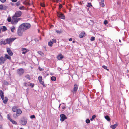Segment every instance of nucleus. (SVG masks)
Wrapping results in <instances>:
<instances>
[{"instance_id":"1a4fd4ad","label":"nucleus","mask_w":129,"mask_h":129,"mask_svg":"<svg viewBox=\"0 0 129 129\" xmlns=\"http://www.w3.org/2000/svg\"><path fill=\"white\" fill-rule=\"evenodd\" d=\"M57 15L60 18L62 19H65V16L61 12H57Z\"/></svg>"},{"instance_id":"b1692460","label":"nucleus","mask_w":129,"mask_h":129,"mask_svg":"<svg viewBox=\"0 0 129 129\" xmlns=\"http://www.w3.org/2000/svg\"><path fill=\"white\" fill-rule=\"evenodd\" d=\"M106 119L108 121H110V118L109 116L106 115L105 117Z\"/></svg>"},{"instance_id":"f8f14e48","label":"nucleus","mask_w":129,"mask_h":129,"mask_svg":"<svg viewBox=\"0 0 129 129\" xmlns=\"http://www.w3.org/2000/svg\"><path fill=\"white\" fill-rule=\"evenodd\" d=\"M20 123L22 125H24L26 124L27 123V120L24 118H22L20 122Z\"/></svg>"},{"instance_id":"a18cd8bd","label":"nucleus","mask_w":129,"mask_h":129,"mask_svg":"<svg viewBox=\"0 0 129 129\" xmlns=\"http://www.w3.org/2000/svg\"><path fill=\"white\" fill-rule=\"evenodd\" d=\"M86 122L87 123H88L90 122V120L89 119H87L86 120Z\"/></svg>"},{"instance_id":"e433bc0d","label":"nucleus","mask_w":129,"mask_h":129,"mask_svg":"<svg viewBox=\"0 0 129 129\" xmlns=\"http://www.w3.org/2000/svg\"><path fill=\"white\" fill-rule=\"evenodd\" d=\"M7 116L8 118L10 120V121L12 120V119L10 117V115L9 114H8L7 115Z\"/></svg>"},{"instance_id":"9d476101","label":"nucleus","mask_w":129,"mask_h":129,"mask_svg":"<svg viewBox=\"0 0 129 129\" xmlns=\"http://www.w3.org/2000/svg\"><path fill=\"white\" fill-rule=\"evenodd\" d=\"M56 42V41L55 39H53L52 41L50 40L48 43V45L49 46L52 47V44L53 43H55Z\"/></svg>"},{"instance_id":"5fc2aeb1","label":"nucleus","mask_w":129,"mask_h":129,"mask_svg":"<svg viewBox=\"0 0 129 129\" xmlns=\"http://www.w3.org/2000/svg\"><path fill=\"white\" fill-rule=\"evenodd\" d=\"M2 27L0 26V32H1V30H2Z\"/></svg>"},{"instance_id":"58836bf2","label":"nucleus","mask_w":129,"mask_h":129,"mask_svg":"<svg viewBox=\"0 0 129 129\" xmlns=\"http://www.w3.org/2000/svg\"><path fill=\"white\" fill-rule=\"evenodd\" d=\"M24 85L25 86H29V84H28L26 82H25L24 83Z\"/></svg>"},{"instance_id":"3c124183","label":"nucleus","mask_w":129,"mask_h":129,"mask_svg":"<svg viewBox=\"0 0 129 129\" xmlns=\"http://www.w3.org/2000/svg\"><path fill=\"white\" fill-rule=\"evenodd\" d=\"M59 8L61 9L62 7V4H60L59 5Z\"/></svg>"},{"instance_id":"79ce46f5","label":"nucleus","mask_w":129,"mask_h":129,"mask_svg":"<svg viewBox=\"0 0 129 129\" xmlns=\"http://www.w3.org/2000/svg\"><path fill=\"white\" fill-rule=\"evenodd\" d=\"M61 1V0H53V1L54 2H55L56 3L60 2Z\"/></svg>"},{"instance_id":"5701e85b","label":"nucleus","mask_w":129,"mask_h":129,"mask_svg":"<svg viewBox=\"0 0 129 129\" xmlns=\"http://www.w3.org/2000/svg\"><path fill=\"white\" fill-rule=\"evenodd\" d=\"M17 107L16 106H14L12 108V111L14 112H15L17 110Z\"/></svg>"},{"instance_id":"37998d69","label":"nucleus","mask_w":129,"mask_h":129,"mask_svg":"<svg viewBox=\"0 0 129 129\" xmlns=\"http://www.w3.org/2000/svg\"><path fill=\"white\" fill-rule=\"evenodd\" d=\"M29 86H31L32 87H34L35 85V84L34 83H30L29 84Z\"/></svg>"},{"instance_id":"ea45409f","label":"nucleus","mask_w":129,"mask_h":129,"mask_svg":"<svg viewBox=\"0 0 129 129\" xmlns=\"http://www.w3.org/2000/svg\"><path fill=\"white\" fill-rule=\"evenodd\" d=\"M15 28L14 27H13L11 29V31L12 32H14V30L15 29Z\"/></svg>"},{"instance_id":"20e7f679","label":"nucleus","mask_w":129,"mask_h":129,"mask_svg":"<svg viewBox=\"0 0 129 129\" xmlns=\"http://www.w3.org/2000/svg\"><path fill=\"white\" fill-rule=\"evenodd\" d=\"M12 20L11 21V23L13 24H16L18 22L20 21L21 18L17 17L14 16H13L12 17Z\"/></svg>"},{"instance_id":"aec40b11","label":"nucleus","mask_w":129,"mask_h":129,"mask_svg":"<svg viewBox=\"0 0 129 129\" xmlns=\"http://www.w3.org/2000/svg\"><path fill=\"white\" fill-rule=\"evenodd\" d=\"M104 0H101V2L100 3V6L102 7H104L105 6L104 3Z\"/></svg>"},{"instance_id":"4be33fe9","label":"nucleus","mask_w":129,"mask_h":129,"mask_svg":"<svg viewBox=\"0 0 129 129\" xmlns=\"http://www.w3.org/2000/svg\"><path fill=\"white\" fill-rule=\"evenodd\" d=\"M117 125L118 124H117L116 123L114 125H111L110 127L111 128L113 129H114L116 127Z\"/></svg>"},{"instance_id":"4468645a","label":"nucleus","mask_w":129,"mask_h":129,"mask_svg":"<svg viewBox=\"0 0 129 129\" xmlns=\"http://www.w3.org/2000/svg\"><path fill=\"white\" fill-rule=\"evenodd\" d=\"M7 60V59L2 56L0 57V64H3Z\"/></svg>"},{"instance_id":"a211bd4d","label":"nucleus","mask_w":129,"mask_h":129,"mask_svg":"<svg viewBox=\"0 0 129 129\" xmlns=\"http://www.w3.org/2000/svg\"><path fill=\"white\" fill-rule=\"evenodd\" d=\"M85 33L84 31L81 32L79 35V37L80 38H82L85 37Z\"/></svg>"},{"instance_id":"0eeeda50","label":"nucleus","mask_w":129,"mask_h":129,"mask_svg":"<svg viewBox=\"0 0 129 129\" xmlns=\"http://www.w3.org/2000/svg\"><path fill=\"white\" fill-rule=\"evenodd\" d=\"M78 85L77 84H75L74 85V87L73 89V90L72 91V92L73 94H75L78 88Z\"/></svg>"},{"instance_id":"6e6552de","label":"nucleus","mask_w":129,"mask_h":129,"mask_svg":"<svg viewBox=\"0 0 129 129\" xmlns=\"http://www.w3.org/2000/svg\"><path fill=\"white\" fill-rule=\"evenodd\" d=\"M17 72L18 75L20 76H21L23 74L24 71L23 69L20 68L18 69L17 70Z\"/></svg>"},{"instance_id":"4d7b16f0","label":"nucleus","mask_w":129,"mask_h":129,"mask_svg":"<svg viewBox=\"0 0 129 129\" xmlns=\"http://www.w3.org/2000/svg\"><path fill=\"white\" fill-rule=\"evenodd\" d=\"M3 127L2 125H0V129H2Z\"/></svg>"},{"instance_id":"a19ab883","label":"nucleus","mask_w":129,"mask_h":129,"mask_svg":"<svg viewBox=\"0 0 129 129\" xmlns=\"http://www.w3.org/2000/svg\"><path fill=\"white\" fill-rule=\"evenodd\" d=\"M95 38L93 37H92L90 39V40L91 41H93L95 40Z\"/></svg>"},{"instance_id":"680f3d73","label":"nucleus","mask_w":129,"mask_h":129,"mask_svg":"<svg viewBox=\"0 0 129 129\" xmlns=\"http://www.w3.org/2000/svg\"><path fill=\"white\" fill-rule=\"evenodd\" d=\"M19 129H24L22 128H20Z\"/></svg>"},{"instance_id":"473e14b6","label":"nucleus","mask_w":129,"mask_h":129,"mask_svg":"<svg viewBox=\"0 0 129 129\" xmlns=\"http://www.w3.org/2000/svg\"><path fill=\"white\" fill-rule=\"evenodd\" d=\"M88 4L87 5V7H92V6L91 5V4L90 3H88Z\"/></svg>"},{"instance_id":"c03bdc74","label":"nucleus","mask_w":129,"mask_h":129,"mask_svg":"<svg viewBox=\"0 0 129 129\" xmlns=\"http://www.w3.org/2000/svg\"><path fill=\"white\" fill-rule=\"evenodd\" d=\"M38 79L39 81L42 80V76H39L38 77Z\"/></svg>"},{"instance_id":"bb28decb","label":"nucleus","mask_w":129,"mask_h":129,"mask_svg":"<svg viewBox=\"0 0 129 129\" xmlns=\"http://www.w3.org/2000/svg\"><path fill=\"white\" fill-rule=\"evenodd\" d=\"M51 80L52 81H55L56 80V78L55 77L52 76L51 77Z\"/></svg>"},{"instance_id":"dca6fc26","label":"nucleus","mask_w":129,"mask_h":129,"mask_svg":"<svg viewBox=\"0 0 129 129\" xmlns=\"http://www.w3.org/2000/svg\"><path fill=\"white\" fill-rule=\"evenodd\" d=\"M7 51L8 54L10 56H12L13 54V53L12 52V51L9 48H7Z\"/></svg>"},{"instance_id":"de8ad7c7","label":"nucleus","mask_w":129,"mask_h":129,"mask_svg":"<svg viewBox=\"0 0 129 129\" xmlns=\"http://www.w3.org/2000/svg\"><path fill=\"white\" fill-rule=\"evenodd\" d=\"M3 5H0V9L3 10Z\"/></svg>"},{"instance_id":"7c9ffc66","label":"nucleus","mask_w":129,"mask_h":129,"mask_svg":"<svg viewBox=\"0 0 129 129\" xmlns=\"http://www.w3.org/2000/svg\"><path fill=\"white\" fill-rule=\"evenodd\" d=\"M13 124H17V122L13 120L12 119V120H11L10 121Z\"/></svg>"},{"instance_id":"49530a36","label":"nucleus","mask_w":129,"mask_h":129,"mask_svg":"<svg viewBox=\"0 0 129 129\" xmlns=\"http://www.w3.org/2000/svg\"><path fill=\"white\" fill-rule=\"evenodd\" d=\"M41 6L44 7H45V5L43 3H41Z\"/></svg>"},{"instance_id":"a878e982","label":"nucleus","mask_w":129,"mask_h":129,"mask_svg":"<svg viewBox=\"0 0 129 129\" xmlns=\"http://www.w3.org/2000/svg\"><path fill=\"white\" fill-rule=\"evenodd\" d=\"M25 8L24 6H22L21 7H20L19 8V9L20 10H24L25 9Z\"/></svg>"},{"instance_id":"864d4df0","label":"nucleus","mask_w":129,"mask_h":129,"mask_svg":"<svg viewBox=\"0 0 129 129\" xmlns=\"http://www.w3.org/2000/svg\"><path fill=\"white\" fill-rule=\"evenodd\" d=\"M13 2H15L17 1V0H11Z\"/></svg>"},{"instance_id":"c756f323","label":"nucleus","mask_w":129,"mask_h":129,"mask_svg":"<svg viewBox=\"0 0 129 129\" xmlns=\"http://www.w3.org/2000/svg\"><path fill=\"white\" fill-rule=\"evenodd\" d=\"M96 117V116L95 115H93L92 116V118L90 119V120L91 121H92L93 119H94Z\"/></svg>"},{"instance_id":"6ab92c4d","label":"nucleus","mask_w":129,"mask_h":129,"mask_svg":"<svg viewBox=\"0 0 129 129\" xmlns=\"http://www.w3.org/2000/svg\"><path fill=\"white\" fill-rule=\"evenodd\" d=\"M63 58V56L62 54L58 55L57 56V58L59 60H61Z\"/></svg>"},{"instance_id":"423d86ee","label":"nucleus","mask_w":129,"mask_h":129,"mask_svg":"<svg viewBox=\"0 0 129 129\" xmlns=\"http://www.w3.org/2000/svg\"><path fill=\"white\" fill-rule=\"evenodd\" d=\"M22 14V12L20 11H16L13 16L17 17L19 18L20 17Z\"/></svg>"},{"instance_id":"f03ea898","label":"nucleus","mask_w":129,"mask_h":129,"mask_svg":"<svg viewBox=\"0 0 129 129\" xmlns=\"http://www.w3.org/2000/svg\"><path fill=\"white\" fill-rule=\"evenodd\" d=\"M0 95L2 100L3 101V103L4 104H7L8 100V99L7 96L4 97V92L1 90H0Z\"/></svg>"},{"instance_id":"cd10ccee","label":"nucleus","mask_w":129,"mask_h":129,"mask_svg":"<svg viewBox=\"0 0 129 129\" xmlns=\"http://www.w3.org/2000/svg\"><path fill=\"white\" fill-rule=\"evenodd\" d=\"M7 8H8L7 6L4 5L3 6V10H6L7 9Z\"/></svg>"},{"instance_id":"412c9836","label":"nucleus","mask_w":129,"mask_h":129,"mask_svg":"<svg viewBox=\"0 0 129 129\" xmlns=\"http://www.w3.org/2000/svg\"><path fill=\"white\" fill-rule=\"evenodd\" d=\"M9 55L7 54H5V56L4 57V58H6L7 59L10 60L11 59V57Z\"/></svg>"},{"instance_id":"39448f33","label":"nucleus","mask_w":129,"mask_h":129,"mask_svg":"<svg viewBox=\"0 0 129 129\" xmlns=\"http://www.w3.org/2000/svg\"><path fill=\"white\" fill-rule=\"evenodd\" d=\"M24 31L20 26L19 28H18V30L17 33L18 35L20 36H22L23 34V32Z\"/></svg>"},{"instance_id":"603ef678","label":"nucleus","mask_w":129,"mask_h":129,"mask_svg":"<svg viewBox=\"0 0 129 129\" xmlns=\"http://www.w3.org/2000/svg\"><path fill=\"white\" fill-rule=\"evenodd\" d=\"M7 0H0V1L2 3H5L6 2Z\"/></svg>"},{"instance_id":"bf43d9fd","label":"nucleus","mask_w":129,"mask_h":129,"mask_svg":"<svg viewBox=\"0 0 129 129\" xmlns=\"http://www.w3.org/2000/svg\"><path fill=\"white\" fill-rule=\"evenodd\" d=\"M75 42V41H73V42H72V43H74Z\"/></svg>"},{"instance_id":"ddd939ff","label":"nucleus","mask_w":129,"mask_h":129,"mask_svg":"<svg viewBox=\"0 0 129 129\" xmlns=\"http://www.w3.org/2000/svg\"><path fill=\"white\" fill-rule=\"evenodd\" d=\"M22 113V111L20 109H18L16 111V114H14L13 115V117H17L19 115H17V114H20Z\"/></svg>"},{"instance_id":"2eb2a0df","label":"nucleus","mask_w":129,"mask_h":129,"mask_svg":"<svg viewBox=\"0 0 129 129\" xmlns=\"http://www.w3.org/2000/svg\"><path fill=\"white\" fill-rule=\"evenodd\" d=\"M21 50L22 51V54H25L27 52L29 51V50L27 49L23 48H21Z\"/></svg>"},{"instance_id":"f704fd0d","label":"nucleus","mask_w":129,"mask_h":129,"mask_svg":"<svg viewBox=\"0 0 129 129\" xmlns=\"http://www.w3.org/2000/svg\"><path fill=\"white\" fill-rule=\"evenodd\" d=\"M42 80H40L39 81V82L42 84L43 86L44 85V82L43 81H42Z\"/></svg>"},{"instance_id":"13d9d810","label":"nucleus","mask_w":129,"mask_h":129,"mask_svg":"<svg viewBox=\"0 0 129 129\" xmlns=\"http://www.w3.org/2000/svg\"><path fill=\"white\" fill-rule=\"evenodd\" d=\"M72 38H70V39H69V40L70 41H72Z\"/></svg>"},{"instance_id":"c85d7f7f","label":"nucleus","mask_w":129,"mask_h":129,"mask_svg":"<svg viewBox=\"0 0 129 129\" xmlns=\"http://www.w3.org/2000/svg\"><path fill=\"white\" fill-rule=\"evenodd\" d=\"M20 4V1H18L16 3V5L17 6H19Z\"/></svg>"},{"instance_id":"9b49d317","label":"nucleus","mask_w":129,"mask_h":129,"mask_svg":"<svg viewBox=\"0 0 129 129\" xmlns=\"http://www.w3.org/2000/svg\"><path fill=\"white\" fill-rule=\"evenodd\" d=\"M60 120L62 122L64 121L65 120L67 119L66 116L63 114H60Z\"/></svg>"},{"instance_id":"4c0bfd02","label":"nucleus","mask_w":129,"mask_h":129,"mask_svg":"<svg viewBox=\"0 0 129 129\" xmlns=\"http://www.w3.org/2000/svg\"><path fill=\"white\" fill-rule=\"evenodd\" d=\"M56 32L58 34H60L62 32V31L61 30H56Z\"/></svg>"},{"instance_id":"72a5a7b5","label":"nucleus","mask_w":129,"mask_h":129,"mask_svg":"<svg viewBox=\"0 0 129 129\" xmlns=\"http://www.w3.org/2000/svg\"><path fill=\"white\" fill-rule=\"evenodd\" d=\"M25 77L27 78V79H28L29 80H30V76L28 75H26L25 76Z\"/></svg>"},{"instance_id":"7ed1b4c3","label":"nucleus","mask_w":129,"mask_h":129,"mask_svg":"<svg viewBox=\"0 0 129 129\" xmlns=\"http://www.w3.org/2000/svg\"><path fill=\"white\" fill-rule=\"evenodd\" d=\"M20 26L23 30H25L30 28L31 26L29 23H24L21 24Z\"/></svg>"},{"instance_id":"c9c22d12","label":"nucleus","mask_w":129,"mask_h":129,"mask_svg":"<svg viewBox=\"0 0 129 129\" xmlns=\"http://www.w3.org/2000/svg\"><path fill=\"white\" fill-rule=\"evenodd\" d=\"M102 68H104V69L108 71L109 70V69H107V67L105 66H104V65L103 66H102Z\"/></svg>"},{"instance_id":"052dcab7","label":"nucleus","mask_w":129,"mask_h":129,"mask_svg":"<svg viewBox=\"0 0 129 129\" xmlns=\"http://www.w3.org/2000/svg\"><path fill=\"white\" fill-rule=\"evenodd\" d=\"M119 42H120V43H121V41L120 40H119Z\"/></svg>"},{"instance_id":"2f4dec72","label":"nucleus","mask_w":129,"mask_h":129,"mask_svg":"<svg viewBox=\"0 0 129 129\" xmlns=\"http://www.w3.org/2000/svg\"><path fill=\"white\" fill-rule=\"evenodd\" d=\"M7 20H8V22H11V21H12V20L11 17H8V18H7Z\"/></svg>"},{"instance_id":"8fccbe9b","label":"nucleus","mask_w":129,"mask_h":129,"mask_svg":"<svg viewBox=\"0 0 129 129\" xmlns=\"http://www.w3.org/2000/svg\"><path fill=\"white\" fill-rule=\"evenodd\" d=\"M30 118H35V115H32L31 116H30Z\"/></svg>"},{"instance_id":"393cba45","label":"nucleus","mask_w":129,"mask_h":129,"mask_svg":"<svg viewBox=\"0 0 129 129\" xmlns=\"http://www.w3.org/2000/svg\"><path fill=\"white\" fill-rule=\"evenodd\" d=\"M7 30V27L5 26H3L2 31H4Z\"/></svg>"},{"instance_id":"f3484780","label":"nucleus","mask_w":129,"mask_h":129,"mask_svg":"<svg viewBox=\"0 0 129 129\" xmlns=\"http://www.w3.org/2000/svg\"><path fill=\"white\" fill-rule=\"evenodd\" d=\"M29 0H25L22 3L26 5L30 6V4L29 3Z\"/></svg>"},{"instance_id":"09e8293b","label":"nucleus","mask_w":129,"mask_h":129,"mask_svg":"<svg viewBox=\"0 0 129 129\" xmlns=\"http://www.w3.org/2000/svg\"><path fill=\"white\" fill-rule=\"evenodd\" d=\"M108 21L107 20H105L104 21V24L105 25H106L108 24Z\"/></svg>"},{"instance_id":"6e6d98bb","label":"nucleus","mask_w":129,"mask_h":129,"mask_svg":"<svg viewBox=\"0 0 129 129\" xmlns=\"http://www.w3.org/2000/svg\"><path fill=\"white\" fill-rule=\"evenodd\" d=\"M39 70L40 71H41L42 70V69L41 68H40V67H39Z\"/></svg>"},{"instance_id":"f257e3e1","label":"nucleus","mask_w":129,"mask_h":129,"mask_svg":"<svg viewBox=\"0 0 129 129\" xmlns=\"http://www.w3.org/2000/svg\"><path fill=\"white\" fill-rule=\"evenodd\" d=\"M16 39L15 38H7L5 40L3 41H1L0 43L1 44H3L5 45L7 44H10L13 42Z\"/></svg>"}]
</instances>
